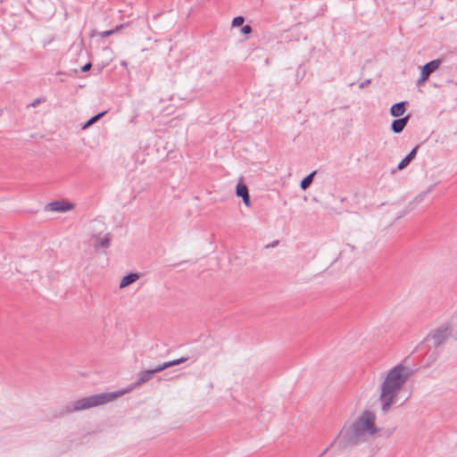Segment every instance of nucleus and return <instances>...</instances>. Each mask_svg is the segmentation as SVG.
Segmentation results:
<instances>
[{"mask_svg":"<svg viewBox=\"0 0 457 457\" xmlns=\"http://www.w3.org/2000/svg\"><path fill=\"white\" fill-rule=\"evenodd\" d=\"M410 375L409 369L403 364H397L389 370L380 386L378 397L383 412L386 413L391 411Z\"/></svg>","mask_w":457,"mask_h":457,"instance_id":"nucleus-1","label":"nucleus"},{"mask_svg":"<svg viewBox=\"0 0 457 457\" xmlns=\"http://www.w3.org/2000/svg\"><path fill=\"white\" fill-rule=\"evenodd\" d=\"M377 433L375 415L370 411H365L361 414L359 420L353 424L348 433V440L357 442L368 436H375Z\"/></svg>","mask_w":457,"mask_h":457,"instance_id":"nucleus-2","label":"nucleus"},{"mask_svg":"<svg viewBox=\"0 0 457 457\" xmlns=\"http://www.w3.org/2000/svg\"><path fill=\"white\" fill-rule=\"evenodd\" d=\"M123 392H113L110 394H100L96 395H92L87 398L79 399L76 401L73 404V410L74 411H82L86 409H89L92 407H96L101 404H104L112 399H114L117 396L121 395Z\"/></svg>","mask_w":457,"mask_h":457,"instance_id":"nucleus-3","label":"nucleus"},{"mask_svg":"<svg viewBox=\"0 0 457 457\" xmlns=\"http://www.w3.org/2000/svg\"><path fill=\"white\" fill-rule=\"evenodd\" d=\"M440 65L439 60H433L426 63L423 68L421 69L420 77L419 79V82H423L426 79H428L429 74L436 70L438 66Z\"/></svg>","mask_w":457,"mask_h":457,"instance_id":"nucleus-4","label":"nucleus"},{"mask_svg":"<svg viewBox=\"0 0 457 457\" xmlns=\"http://www.w3.org/2000/svg\"><path fill=\"white\" fill-rule=\"evenodd\" d=\"M110 243L111 236L109 233L99 235L95 238V247L97 250L108 248L110 246Z\"/></svg>","mask_w":457,"mask_h":457,"instance_id":"nucleus-5","label":"nucleus"},{"mask_svg":"<svg viewBox=\"0 0 457 457\" xmlns=\"http://www.w3.org/2000/svg\"><path fill=\"white\" fill-rule=\"evenodd\" d=\"M236 194L238 197L243 199V202L245 206L250 205V198L247 187L244 184H237L236 187Z\"/></svg>","mask_w":457,"mask_h":457,"instance_id":"nucleus-6","label":"nucleus"},{"mask_svg":"<svg viewBox=\"0 0 457 457\" xmlns=\"http://www.w3.org/2000/svg\"><path fill=\"white\" fill-rule=\"evenodd\" d=\"M138 278H139L138 272H130L128 275L121 278V279L120 280V283H119V287L124 288V287H128L129 285L132 284L133 282H135L137 279H138Z\"/></svg>","mask_w":457,"mask_h":457,"instance_id":"nucleus-7","label":"nucleus"},{"mask_svg":"<svg viewBox=\"0 0 457 457\" xmlns=\"http://www.w3.org/2000/svg\"><path fill=\"white\" fill-rule=\"evenodd\" d=\"M407 119H408V116H404V117H402V118L393 120V122L391 124L392 131L395 134L401 133L406 125Z\"/></svg>","mask_w":457,"mask_h":457,"instance_id":"nucleus-8","label":"nucleus"},{"mask_svg":"<svg viewBox=\"0 0 457 457\" xmlns=\"http://www.w3.org/2000/svg\"><path fill=\"white\" fill-rule=\"evenodd\" d=\"M405 102H399L393 104L390 108V114L395 117H399L404 112Z\"/></svg>","mask_w":457,"mask_h":457,"instance_id":"nucleus-9","label":"nucleus"},{"mask_svg":"<svg viewBox=\"0 0 457 457\" xmlns=\"http://www.w3.org/2000/svg\"><path fill=\"white\" fill-rule=\"evenodd\" d=\"M50 205L53 211L65 212L72 208V204L66 202H54L52 203Z\"/></svg>","mask_w":457,"mask_h":457,"instance_id":"nucleus-10","label":"nucleus"},{"mask_svg":"<svg viewBox=\"0 0 457 457\" xmlns=\"http://www.w3.org/2000/svg\"><path fill=\"white\" fill-rule=\"evenodd\" d=\"M416 154V148H413L398 164L397 168L399 170H402L403 169L404 167H406L409 162H411V159L414 158Z\"/></svg>","mask_w":457,"mask_h":457,"instance_id":"nucleus-11","label":"nucleus"},{"mask_svg":"<svg viewBox=\"0 0 457 457\" xmlns=\"http://www.w3.org/2000/svg\"><path fill=\"white\" fill-rule=\"evenodd\" d=\"M154 375V371L152 370H145L142 372L138 378V380L137 382V385H140L147 380H149L152 376Z\"/></svg>","mask_w":457,"mask_h":457,"instance_id":"nucleus-12","label":"nucleus"},{"mask_svg":"<svg viewBox=\"0 0 457 457\" xmlns=\"http://www.w3.org/2000/svg\"><path fill=\"white\" fill-rule=\"evenodd\" d=\"M314 173L315 171H312V173H310L309 175L303 179V180L300 183V187L302 189H305L310 185Z\"/></svg>","mask_w":457,"mask_h":457,"instance_id":"nucleus-13","label":"nucleus"},{"mask_svg":"<svg viewBox=\"0 0 457 457\" xmlns=\"http://www.w3.org/2000/svg\"><path fill=\"white\" fill-rule=\"evenodd\" d=\"M106 112L104 111L95 116H93L87 122H86L83 126H82V129H86L87 128L89 125H91L92 123L96 122L100 117H102L104 114H105Z\"/></svg>","mask_w":457,"mask_h":457,"instance_id":"nucleus-14","label":"nucleus"},{"mask_svg":"<svg viewBox=\"0 0 457 457\" xmlns=\"http://www.w3.org/2000/svg\"><path fill=\"white\" fill-rule=\"evenodd\" d=\"M186 360H187L186 358L182 357V358L176 359V360H173V361H166L165 363L167 365V368H169V367L179 364V363L185 361Z\"/></svg>","mask_w":457,"mask_h":457,"instance_id":"nucleus-15","label":"nucleus"},{"mask_svg":"<svg viewBox=\"0 0 457 457\" xmlns=\"http://www.w3.org/2000/svg\"><path fill=\"white\" fill-rule=\"evenodd\" d=\"M244 23V17L237 16L232 21L233 26H241Z\"/></svg>","mask_w":457,"mask_h":457,"instance_id":"nucleus-16","label":"nucleus"},{"mask_svg":"<svg viewBox=\"0 0 457 457\" xmlns=\"http://www.w3.org/2000/svg\"><path fill=\"white\" fill-rule=\"evenodd\" d=\"M167 369V365L166 363H162L161 365H158L156 368L153 369L152 371H154V374L158 372V371H162L163 370Z\"/></svg>","mask_w":457,"mask_h":457,"instance_id":"nucleus-17","label":"nucleus"},{"mask_svg":"<svg viewBox=\"0 0 457 457\" xmlns=\"http://www.w3.org/2000/svg\"><path fill=\"white\" fill-rule=\"evenodd\" d=\"M252 31V28L250 25H245L243 26L242 29H241V32L245 35H248L250 34Z\"/></svg>","mask_w":457,"mask_h":457,"instance_id":"nucleus-18","label":"nucleus"},{"mask_svg":"<svg viewBox=\"0 0 457 457\" xmlns=\"http://www.w3.org/2000/svg\"><path fill=\"white\" fill-rule=\"evenodd\" d=\"M114 32H115V30H112H112H108V31H105V32L102 33L101 37H108V36L112 35Z\"/></svg>","mask_w":457,"mask_h":457,"instance_id":"nucleus-19","label":"nucleus"},{"mask_svg":"<svg viewBox=\"0 0 457 457\" xmlns=\"http://www.w3.org/2000/svg\"><path fill=\"white\" fill-rule=\"evenodd\" d=\"M90 67H91V64H90V63H87V64H85V65L81 68V71H88V70L90 69Z\"/></svg>","mask_w":457,"mask_h":457,"instance_id":"nucleus-20","label":"nucleus"},{"mask_svg":"<svg viewBox=\"0 0 457 457\" xmlns=\"http://www.w3.org/2000/svg\"><path fill=\"white\" fill-rule=\"evenodd\" d=\"M124 27H125V25L121 24L120 26L116 27L112 30H115V32H117V31L120 30L121 29H123Z\"/></svg>","mask_w":457,"mask_h":457,"instance_id":"nucleus-21","label":"nucleus"},{"mask_svg":"<svg viewBox=\"0 0 457 457\" xmlns=\"http://www.w3.org/2000/svg\"><path fill=\"white\" fill-rule=\"evenodd\" d=\"M369 83V80H367L366 82H363L361 84V87H364V85L368 84Z\"/></svg>","mask_w":457,"mask_h":457,"instance_id":"nucleus-22","label":"nucleus"}]
</instances>
